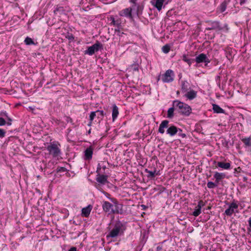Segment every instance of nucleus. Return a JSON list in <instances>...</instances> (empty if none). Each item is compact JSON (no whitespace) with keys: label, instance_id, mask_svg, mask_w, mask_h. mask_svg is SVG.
Wrapping results in <instances>:
<instances>
[{"label":"nucleus","instance_id":"58836bf2","mask_svg":"<svg viewBox=\"0 0 251 251\" xmlns=\"http://www.w3.org/2000/svg\"><path fill=\"white\" fill-rule=\"evenodd\" d=\"M66 38L71 41H73L75 39L74 35L69 33L66 36Z\"/></svg>","mask_w":251,"mask_h":251},{"label":"nucleus","instance_id":"f3484780","mask_svg":"<svg viewBox=\"0 0 251 251\" xmlns=\"http://www.w3.org/2000/svg\"><path fill=\"white\" fill-rule=\"evenodd\" d=\"M166 240L158 243L156 245V251H168V246L166 244Z\"/></svg>","mask_w":251,"mask_h":251},{"label":"nucleus","instance_id":"bb28decb","mask_svg":"<svg viewBox=\"0 0 251 251\" xmlns=\"http://www.w3.org/2000/svg\"><path fill=\"white\" fill-rule=\"evenodd\" d=\"M245 147H251V137L245 138L241 139Z\"/></svg>","mask_w":251,"mask_h":251},{"label":"nucleus","instance_id":"412c9836","mask_svg":"<svg viewBox=\"0 0 251 251\" xmlns=\"http://www.w3.org/2000/svg\"><path fill=\"white\" fill-rule=\"evenodd\" d=\"M145 172L148 174L147 177L151 178H154L156 176H158L160 175L159 171L157 172L155 169L153 171H151L147 169H146Z\"/></svg>","mask_w":251,"mask_h":251},{"label":"nucleus","instance_id":"6e6552de","mask_svg":"<svg viewBox=\"0 0 251 251\" xmlns=\"http://www.w3.org/2000/svg\"><path fill=\"white\" fill-rule=\"evenodd\" d=\"M175 74L173 70L169 69L161 76V80L164 83H169L174 81Z\"/></svg>","mask_w":251,"mask_h":251},{"label":"nucleus","instance_id":"c85d7f7f","mask_svg":"<svg viewBox=\"0 0 251 251\" xmlns=\"http://www.w3.org/2000/svg\"><path fill=\"white\" fill-rule=\"evenodd\" d=\"M182 60L186 62L189 66H190L194 61V59L189 58L186 55H183L182 56Z\"/></svg>","mask_w":251,"mask_h":251},{"label":"nucleus","instance_id":"dca6fc26","mask_svg":"<svg viewBox=\"0 0 251 251\" xmlns=\"http://www.w3.org/2000/svg\"><path fill=\"white\" fill-rule=\"evenodd\" d=\"M166 0H151L152 4L160 11L162 8L163 3Z\"/></svg>","mask_w":251,"mask_h":251},{"label":"nucleus","instance_id":"f704fd0d","mask_svg":"<svg viewBox=\"0 0 251 251\" xmlns=\"http://www.w3.org/2000/svg\"><path fill=\"white\" fill-rule=\"evenodd\" d=\"M67 171V169L63 167H58L56 169L57 173L65 172Z\"/></svg>","mask_w":251,"mask_h":251},{"label":"nucleus","instance_id":"c9c22d12","mask_svg":"<svg viewBox=\"0 0 251 251\" xmlns=\"http://www.w3.org/2000/svg\"><path fill=\"white\" fill-rule=\"evenodd\" d=\"M0 115H1V116H5V117H6V118H7V119H8V121H9V122H8V123H7V125H8V126H10V125H11V119L10 118H8V115H7V113H6V112H4L1 113L0 114Z\"/></svg>","mask_w":251,"mask_h":251},{"label":"nucleus","instance_id":"2f4dec72","mask_svg":"<svg viewBox=\"0 0 251 251\" xmlns=\"http://www.w3.org/2000/svg\"><path fill=\"white\" fill-rule=\"evenodd\" d=\"M24 42L27 45H31L34 44V42L33 41V40L31 38L28 37L25 38Z\"/></svg>","mask_w":251,"mask_h":251},{"label":"nucleus","instance_id":"79ce46f5","mask_svg":"<svg viewBox=\"0 0 251 251\" xmlns=\"http://www.w3.org/2000/svg\"><path fill=\"white\" fill-rule=\"evenodd\" d=\"M5 124H6L5 120L2 118H0V126H4Z\"/></svg>","mask_w":251,"mask_h":251},{"label":"nucleus","instance_id":"cd10ccee","mask_svg":"<svg viewBox=\"0 0 251 251\" xmlns=\"http://www.w3.org/2000/svg\"><path fill=\"white\" fill-rule=\"evenodd\" d=\"M176 109V107L173 106L168 109L167 111V117L172 119L174 116V110Z\"/></svg>","mask_w":251,"mask_h":251},{"label":"nucleus","instance_id":"1a4fd4ad","mask_svg":"<svg viewBox=\"0 0 251 251\" xmlns=\"http://www.w3.org/2000/svg\"><path fill=\"white\" fill-rule=\"evenodd\" d=\"M105 114L103 110H98L95 111L91 112L89 115L90 122L88 126H91L92 122L95 117H97L98 119H102Z\"/></svg>","mask_w":251,"mask_h":251},{"label":"nucleus","instance_id":"3c124183","mask_svg":"<svg viewBox=\"0 0 251 251\" xmlns=\"http://www.w3.org/2000/svg\"><path fill=\"white\" fill-rule=\"evenodd\" d=\"M142 206H143V208H145V205H142Z\"/></svg>","mask_w":251,"mask_h":251},{"label":"nucleus","instance_id":"ea45409f","mask_svg":"<svg viewBox=\"0 0 251 251\" xmlns=\"http://www.w3.org/2000/svg\"><path fill=\"white\" fill-rule=\"evenodd\" d=\"M204 205V202L202 200H201L198 202V204L197 206L201 209L202 207H203Z\"/></svg>","mask_w":251,"mask_h":251},{"label":"nucleus","instance_id":"b1692460","mask_svg":"<svg viewBox=\"0 0 251 251\" xmlns=\"http://www.w3.org/2000/svg\"><path fill=\"white\" fill-rule=\"evenodd\" d=\"M107 176L106 175H99L96 180L101 184H105L107 182Z\"/></svg>","mask_w":251,"mask_h":251},{"label":"nucleus","instance_id":"423d86ee","mask_svg":"<svg viewBox=\"0 0 251 251\" xmlns=\"http://www.w3.org/2000/svg\"><path fill=\"white\" fill-rule=\"evenodd\" d=\"M238 201L233 200L229 204L228 208L225 211V214L228 216H231L234 213H238Z\"/></svg>","mask_w":251,"mask_h":251},{"label":"nucleus","instance_id":"a878e982","mask_svg":"<svg viewBox=\"0 0 251 251\" xmlns=\"http://www.w3.org/2000/svg\"><path fill=\"white\" fill-rule=\"evenodd\" d=\"M229 2L230 0H224L220 6V10L221 12H223L226 10L227 5Z\"/></svg>","mask_w":251,"mask_h":251},{"label":"nucleus","instance_id":"2eb2a0df","mask_svg":"<svg viewBox=\"0 0 251 251\" xmlns=\"http://www.w3.org/2000/svg\"><path fill=\"white\" fill-rule=\"evenodd\" d=\"M180 87L182 93H186L190 88V84L187 80H181L180 81Z\"/></svg>","mask_w":251,"mask_h":251},{"label":"nucleus","instance_id":"9d476101","mask_svg":"<svg viewBox=\"0 0 251 251\" xmlns=\"http://www.w3.org/2000/svg\"><path fill=\"white\" fill-rule=\"evenodd\" d=\"M108 20L111 22L110 23V25L119 27H121L122 25L124 23L123 19L118 16H110L108 18Z\"/></svg>","mask_w":251,"mask_h":251},{"label":"nucleus","instance_id":"20e7f679","mask_svg":"<svg viewBox=\"0 0 251 251\" xmlns=\"http://www.w3.org/2000/svg\"><path fill=\"white\" fill-rule=\"evenodd\" d=\"M60 146V144L53 142L48 146L47 150L49 154L51 155L53 157L58 158L61 154V150L59 148Z\"/></svg>","mask_w":251,"mask_h":251},{"label":"nucleus","instance_id":"aec40b11","mask_svg":"<svg viewBox=\"0 0 251 251\" xmlns=\"http://www.w3.org/2000/svg\"><path fill=\"white\" fill-rule=\"evenodd\" d=\"M92 207L91 205H89L88 206L83 208L81 210V215L83 217H88L92 210Z\"/></svg>","mask_w":251,"mask_h":251},{"label":"nucleus","instance_id":"473e14b6","mask_svg":"<svg viewBox=\"0 0 251 251\" xmlns=\"http://www.w3.org/2000/svg\"><path fill=\"white\" fill-rule=\"evenodd\" d=\"M218 184H217L215 182H213L212 181H208L207 183V186L209 189H213L216 187L218 186Z\"/></svg>","mask_w":251,"mask_h":251},{"label":"nucleus","instance_id":"4468645a","mask_svg":"<svg viewBox=\"0 0 251 251\" xmlns=\"http://www.w3.org/2000/svg\"><path fill=\"white\" fill-rule=\"evenodd\" d=\"M93 148L92 146L87 148L84 151V158L85 160H90L92 158Z\"/></svg>","mask_w":251,"mask_h":251},{"label":"nucleus","instance_id":"7ed1b4c3","mask_svg":"<svg viewBox=\"0 0 251 251\" xmlns=\"http://www.w3.org/2000/svg\"><path fill=\"white\" fill-rule=\"evenodd\" d=\"M173 105L176 107V110L183 115L188 116L191 113V107L184 102L178 100H175L173 101Z\"/></svg>","mask_w":251,"mask_h":251},{"label":"nucleus","instance_id":"37998d69","mask_svg":"<svg viewBox=\"0 0 251 251\" xmlns=\"http://www.w3.org/2000/svg\"><path fill=\"white\" fill-rule=\"evenodd\" d=\"M178 135L182 138H184L186 137V135L185 133L182 132V131H178Z\"/></svg>","mask_w":251,"mask_h":251},{"label":"nucleus","instance_id":"9b49d317","mask_svg":"<svg viewBox=\"0 0 251 251\" xmlns=\"http://www.w3.org/2000/svg\"><path fill=\"white\" fill-rule=\"evenodd\" d=\"M195 61L197 63H204V66H207L208 64L210 62V60L207 57V55L204 53H201L196 56Z\"/></svg>","mask_w":251,"mask_h":251},{"label":"nucleus","instance_id":"393cba45","mask_svg":"<svg viewBox=\"0 0 251 251\" xmlns=\"http://www.w3.org/2000/svg\"><path fill=\"white\" fill-rule=\"evenodd\" d=\"M213 106V110L214 113H224L225 110L220 107L218 105L216 104H213L212 105Z\"/></svg>","mask_w":251,"mask_h":251},{"label":"nucleus","instance_id":"39448f33","mask_svg":"<svg viewBox=\"0 0 251 251\" xmlns=\"http://www.w3.org/2000/svg\"><path fill=\"white\" fill-rule=\"evenodd\" d=\"M208 23L209 26L206 28L207 30H215L216 31H221L225 29L226 31L227 32L228 30L226 24H225L224 26H222L218 21H209Z\"/></svg>","mask_w":251,"mask_h":251},{"label":"nucleus","instance_id":"de8ad7c7","mask_svg":"<svg viewBox=\"0 0 251 251\" xmlns=\"http://www.w3.org/2000/svg\"><path fill=\"white\" fill-rule=\"evenodd\" d=\"M179 94H180V91H177L176 92V94H177V95H179Z\"/></svg>","mask_w":251,"mask_h":251},{"label":"nucleus","instance_id":"4c0bfd02","mask_svg":"<svg viewBox=\"0 0 251 251\" xmlns=\"http://www.w3.org/2000/svg\"><path fill=\"white\" fill-rule=\"evenodd\" d=\"M5 130L3 129L0 128V138H3L5 136Z\"/></svg>","mask_w":251,"mask_h":251},{"label":"nucleus","instance_id":"49530a36","mask_svg":"<svg viewBox=\"0 0 251 251\" xmlns=\"http://www.w3.org/2000/svg\"><path fill=\"white\" fill-rule=\"evenodd\" d=\"M245 2V0H241V1H240V4H243V3H244Z\"/></svg>","mask_w":251,"mask_h":251},{"label":"nucleus","instance_id":"5701e85b","mask_svg":"<svg viewBox=\"0 0 251 251\" xmlns=\"http://www.w3.org/2000/svg\"><path fill=\"white\" fill-rule=\"evenodd\" d=\"M217 166L218 167L225 170H228L231 167V164L229 162L225 163L224 162H218Z\"/></svg>","mask_w":251,"mask_h":251},{"label":"nucleus","instance_id":"7c9ffc66","mask_svg":"<svg viewBox=\"0 0 251 251\" xmlns=\"http://www.w3.org/2000/svg\"><path fill=\"white\" fill-rule=\"evenodd\" d=\"M201 208L196 206L193 212L192 215L195 217L198 216L201 213Z\"/></svg>","mask_w":251,"mask_h":251},{"label":"nucleus","instance_id":"8fccbe9b","mask_svg":"<svg viewBox=\"0 0 251 251\" xmlns=\"http://www.w3.org/2000/svg\"><path fill=\"white\" fill-rule=\"evenodd\" d=\"M88 134H90L91 133V130L90 129L88 132Z\"/></svg>","mask_w":251,"mask_h":251},{"label":"nucleus","instance_id":"f8f14e48","mask_svg":"<svg viewBox=\"0 0 251 251\" xmlns=\"http://www.w3.org/2000/svg\"><path fill=\"white\" fill-rule=\"evenodd\" d=\"M102 207L103 210L105 212H107L109 214H114L116 213V210H115L113 208V204L108 201H103L102 204Z\"/></svg>","mask_w":251,"mask_h":251},{"label":"nucleus","instance_id":"4be33fe9","mask_svg":"<svg viewBox=\"0 0 251 251\" xmlns=\"http://www.w3.org/2000/svg\"><path fill=\"white\" fill-rule=\"evenodd\" d=\"M112 120L113 121H114L117 119L119 115V109L118 107L115 104L112 105Z\"/></svg>","mask_w":251,"mask_h":251},{"label":"nucleus","instance_id":"a211bd4d","mask_svg":"<svg viewBox=\"0 0 251 251\" xmlns=\"http://www.w3.org/2000/svg\"><path fill=\"white\" fill-rule=\"evenodd\" d=\"M197 93L194 90H191L185 93L184 96L189 100H192L196 98Z\"/></svg>","mask_w":251,"mask_h":251},{"label":"nucleus","instance_id":"0eeeda50","mask_svg":"<svg viewBox=\"0 0 251 251\" xmlns=\"http://www.w3.org/2000/svg\"><path fill=\"white\" fill-rule=\"evenodd\" d=\"M103 49V46L100 42L97 41L94 45L88 47L87 50H85L84 53L89 55H93L95 52Z\"/></svg>","mask_w":251,"mask_h":251},{"label":"nucleus","instance_id":"ddd939ff","mask_svg":"<svg viewBox=\"0 0 251 251\" xmlns=\"http://www.w3.org/2000/svg\"><path fill=\"white\" fill-rule=\"evenodd\" d=\"M120 16L125 17L126 18L132 19L133 18L132 15V8L128 7L123 9L119 13Z\"/></svg>","mask_w":251,"mask_h":251},{"label":"nucleus","instance_id":"a18cd8bd","mask_svg":"<svg viewBox=\"0 0 251 251\" xmlns=\"http://www.w3.org/2000/svg\"><path fill=\"white\" fill-rule=\"evenodd\" d=\"M137 0H130V2L133 3L134 5V6H136V2Z\"/></svg>","mask_w":251,"mask_h":251},{"label":"nucleus","instance_id":"6ab92c4d","mask_svg":"<svg viewBox=\"0 0 251 251\" xmlns=\"http://www.w3.org/2000/svg\"><path fill=\"white\" fill-rule=\"evenodd\" d=\"M214 177L215 179V182L219 184V182L226 177V174L223 173L215 172L214 175Z\"/></svg>","mask_w":251,"mask_h":251},{"label":"nucleus","instance_id":"f03ea898","mask_svg":"<svg viewBox=\"0 0 251 251\" xmlns=\"http://www.w3.org/2000/svg\"><path fill=\"white\" fill-rule=\"evenodd\" d=\"M169 121L167 120H163L160 124L158 132L161 134H163L165 132V128H167L166 130L167 134H169L170 136H174L178 132V131H182V129L177 127L173 125L169 126Z\"/></svg>","mask_w":251,"mask_h":251},{"label":"nucleus","instance_id":"a19ab883","mask_svg":"<svg viewBox=\"0 0 251 251\" xmlns=\"http://www.w3.org/2000/svg\"><path fill=\"white\" fill-rule=\"evenodd\" d=\"M102 193L105 195V196L108 198L110 200H111L112 201H113V200H114V199L113 198H111L110 197V195L109 194H108V193L107 192H105L104 191H103Z\"/></svg>","mask_w":251,"mask_h":251},{"label":"nucleus","instance_id":"72a5a7b5","mask_svg":"<svg viewBox=\"0 0 251 251\" xmlns=\"http://www.w3.org/2000/svg\"><path fill=\"white\" fill-rule=\"evenodd\" d=\"M162 50L164 53H167L170 50V47L169 45H166L162 47Z\"/></svg>","mask_w":251,"mask_h":251},{"label":"nucleus","instance_id":"c03bdc74","mask_svg":"<svg viewBox=\"0 0 251 251\" xmlns=\"http://www.w3.org/2000/svg\"><path fill=\"white\" fill-rule=\"evenodd\" d=\"M68 251H76V248L75 247H72Z\"/></svg>","mask_w":251,"mask_h":251},{"label":"nucleus","instance_id":"09e8293b","mask_svg":"<svg viewBox=\"0 0 251 251\" xmlns=\"http://www.w3.org/2000/svg\"><path fill=\"white\" fill-rule=\"evenodd\" d=\"M160 75L158 76V77L157 78V81H158L160 80Z\"/></svg>","mask_w":251,"mask_h":251},{"label":"nucleus","instance_id":"f257e3e1","mask_svg":"<svg viewBox=\"0 0 251 251\" xmlns=\"http://www.w3.org/2000/svg\"><path fill=\"white\" fill-rule=\"evenodd\" d=\"M126 229V223L120 221H116L110 226L106 237L107 238H111L116 239L118 237L124 235Z\"/></svg>","mask_w":251,"mask_h":251},{"label":"nucleus","instance_id":"603ef678","mask_svg":"<svg viewBox=\"0 0 251 251\" xmlns=\"http://www.w3.org/2000/svg\"><path fill=\"white\" fill-rule=\"evenodd\" d=\"M142 206H143V208H145V205H142Z\"/></svg>","mask_w":251,"mask_h":251},{"label":"nucleus","instance_id":"e433bc0d","mask_svg":"<svg viewBox=\"0 0 251 251\" xmlns=\"http://www.w3.org/2000/svg\"><path fill=\"white\" fill-rule=\"evenodd\" d=\"M120 28L121 27H117V28L115 29V33L118 36H122V35L124 34L123 32L120 31Z\"/></svg>","mask_w":251,"mask_h":251},{"label":"nucleus","instance_id":"c756f323","mask_svg":"<svg viewBox=\"0 0 251 251\" xmlns=\"http://www.w3.org/2000/svg\"><path fill=\"white\" fill-rule=\"evenodd\" d=\"M64 9L63 7L57 6L54 10V13L56 14L57 13L61 14L64 13Z\"/></svg>","mask_w":251,"mask_h":251}]
</instances>
